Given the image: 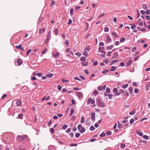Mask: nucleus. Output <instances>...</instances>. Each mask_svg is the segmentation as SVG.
Segmentation results:
<instances>
[{
  "label": "nucleus",
  "mask_w": 150,
  "mask_h": 150,
  "mask_svg": "<svg viewBox=\"0 0 150 150\" xmlns=\"http://www.w3.org/2000/svg\"><path fill=\"white\" fill-rule=\"evenodd\" d=\"M23 116V115L22 114H19L18 115V118L19 119H22V117Z\"/></svg>",
  "instance_id": "2f4dec72"
},
{
  "label": "nucleus",
  "mask_w": 150,
  "mask_h": 150,
  "mask_svg": "<svg viewBox=\"0 0 150 150\" xmlns=\"http://www.w3.org/2000/svg\"><path fill=\"white\" fill-rule=\"evenodd\" d=\"M85 122L84 118L83 116H82L81 118L80 122L81 123H83Z\"/></svg>",
  "instance_id": "aec40b11"
},
{
  "label": "nucleus",
  "mask_w": 150,
  "mask_h": 150,
  "mask_svg": "<svg viewBox=\"0 0 150 150\" xmlns=\"http://www.w3.org/2000/svg\"><path fill=\"white\" fill-rule=\"evenodd\" d=\"M106 87V85H104L103 86H99L98 88V89L99 91H101L105 89Z\"/></svg>",
  "instance_id": "423d86ee"
},
{
  "label": "nucleus",
  "mask_w": 150,
  "mask_h": 150,
  "mask_svg": "<svg viewBox=\"0 0 150 150\" xmlns=\"http://www.w3.org/2000/svg\"><path fill=\"white\" fill-rule=\"evenodd\" d=\"M70 13L71 15H72L74 14L73 13V8H71L70 10Z\"/></svg>",
  "instance_id": "09e8293b"
},
{
  "label": "nucleus",
  "mask_w": 150,
  "mask_h": 150,
  "mask_svg": "<svg viewBox=\"0 0 150 150\" xmlns=\"http://www.w3.org/2000/svg\"><path fill=\"white\" fill-rule=\"evenodd\" d=\"M104 31L105 32H107L109 31V28L107 27H105L104 28Z\"/></svg>",
  "instance_id": "49530a36"
},
{
  "label": "nucleus",
  "mask_w": 150,
  "mask_h": 150,
  "mask_svg": "<svg viewBox=\"0 0 150 150\" xmlns=\"http://www.w3.org/2000/svg\"><path fill=\"white\" fill-rule=\"evenodd\" d=\"M95 128L93 126H91L90 128V129L91 131H93L95 129Z\"/></svg>",
  "instance_id": "f704fd0d"
},
{
  "label": "nucleus",
  "mask_w": 150,
  "mask_h": 150,
  "mask_svg": "<svg viewBox=\"0 0 150 150\" xmlns=\"http://www.w3.org/2000/svg\"><path fill=\"white\" fill-rule=\"evenodd\" d=\"M111 39L109 35H107L106 36V41L108 42H109L111 41Z\"/></svg>",
  "instance_id": "9d476101"
},
{
  "label": "nucleus",
  "mask_w": 150,
  "mask_h": 150,
  "mask_svg": "<svg viewBox=\"0 0 150 150\" xmlns=\"http://www.w3.org/2000/svg\"><path fill=\"white\" fill-rule=\"evenodd\" d=\"M105 133L104 132H103L100 135L99 137H103L105 136Z\"/></svg>",
  "instance_id": "bb28decb"
},
{
  "label": "nucleus",
  "mask_w": 150,
  "mask_h": 150,
  "mask_svg": "<svg viewBox=\"0 0 150 150\" xmlns=\"http://www.w3.org/2000/svg\"><path fill=\"white\" fill-rule=\"evenodd\" d=\"M129 91L132 93L133 91V88L132 87H130L129 88Z\"/></svg>",
  "instance_id": "473e14b6"
},
{
  "label": "nucleus",
  "mask_w": 150,
  "mask_h": 150,
  "mask_svg": "<svg viewBox=\"0 0 150 150\" xmlns=\"http://www.w3.org/2000/svg\"><path fill=\"white\" fill-rule=\"evenodd\" d=\"M91 120L94 121L95 120V114L94 112H92L91 113Z\"/></svg>",
  "instance_id": "7ed1b4c3"
},
{
  "label": "nucleus",
  "mask_w": 150,
  "mask_h": 150,
  "mask_svg": "<svg viewBox=\"0 0 150 150\" xmlns=\"http://www.w3.org/2000/svg\"><path fill=\"white\" fill-rule=\"evenodd\" d=\"M53 76V74L52 73H50L47 74L46 75V76L48 78H51Z\"/></svg>",
  "instance_id": "4be33fe9"
},
{
  "label": "nucleus",
  "mask_w": 150,
  "mask_h": 150,
  "mask_svg": "<svg viewBox=\"0 0 150 150\" xmlns=\"http://www.w3.org/2000/svg\"><path fill=\"white\" fill-rule=\"evenodd\" d=\"M110 89L109 87H107L106 88V91L107 93H109Z\"/></svg>",
  "instance_id": "c03bdc74"
},
{
  "label": "nucleus",
  "mask_w": 150,
  "mask_h": 150,
  "mask_svg": "<svg viewBox=\"0 0 150 150\" xmlns=\"http://www.w3.org/2000/svg\"><path fill=\"white\" fill-rule=\"evenodd\" d=\"M136 27V25H133L132 26H131V28L132 29H135V28Z\"/></svg>",
  "instance_id": "13d9d810"
},
{
  "label": "nucleus",
  "mask_w": 150,
  "mask_h": 150,
  "mask_svg": "<svg viewBox=\"0 0 150 150\" xmlns=\"http://www.w3.org/2000/svg\"><path fill=\"white\" fill-rule=\"evenodd\" d=\"M85 50H86V51H90V47H89V46H88L87 47H86L85 48Z\"/></svg>",
  "instance_id": "a19ab883"
},
{
  "label": "nucleus",
  "mask_w": 150,
  "mask_h": 150,
  "mask_svg": "<svg viewBox=\"0 0 150 150\" xmlns=\"http://www.w3.org/2000/svg\"><path fill=\"white\" fill-rule=\"evenodd\" d=\"M47 37L48 38H50L51 37V32L50 31H49L47 35Z\"/></svg>",
  "instance_id": "864d4df0"
},
{
  "label": "nucleus",
  "mask_w": 150,
  "mask_h": 150,
  "mask_svg": "<svg viewBox=\"0 0 150 150\" xmlns=\"http://www.w3.org/2000/svg\"><path fill=\"white\" fill-rule=\"evenodd\" d=\"M104 47H99L98 48V51L100 52V53H102L104 51Z\"/></svg>",
  "instance_id": "1a4fd4ad"
},
{
  "label": "nucleus",
  "mask_w": 150,
  "mask_h": 150,
  "mask_svg": "<svg viewBox=\"0 0 150 150\" xmlns=\"http://www.w3.org/2000/svg\"><path fill=\"white\" fill-rule=\"evenodd\" d=\"M146 14H147V15H149V14L150 13V11L149 10H147L146 11Z\"/></svg>",
  "instance_id": "69168bd1"
},
{
  "label": "nucleus",
  "mask_w": 150,
  "mask_h": 150,
  "mask_svg": "<svg viewBox=\"0 0 150 150\" xmlns=\"http://www.w3.org/2000/svg\"><path fill=\"white\" fill-rule=\"evenodd\" d=\"M100 46H103L104 45V43L102 42H100L99 43Z\"/></svg>",
  "instance_id": "4d7b16f0"
},
{
  "label": "nucleus",
  "mask_w": 150,
  "mask_h": 150,
  "mask_svg": "<svg viewBox=\"0 0 150 150\" xmlns=\"http://www.w3.org/2000/svg\"><path fill=\"white\" fill-rule=\"evenodd\" d=\"M62 81L64 83H68L69 82V80H65L64 79L62 80Z\"/></svg>",
  "instance_id": "e433bc0d"
},
{
  "label": "nucleus",
  "mask_w": 150,
  "mask_h": 150,
  "mask_svg": "<svg viewBox=\"0 0 150 150\" xmlns=\"http://www.w3.org/2000/svg\"><path fill=\"white\" fill-rule=\"evenodd\" d=\"M132 60L131 59L129 60L126 63V65L127 66H129L132 63Z\"/></svg>",
  "instance_id": "6ab92c4d"
},
{
  "label": "nucleus",
  "mask_w": 150,
  "mask_h": 150,
  "mask_svg": "<svg viewBox=\"0 0 150 150\" xmlns=\"http://www.w3.org/2000/svg\"><path fill=\"white\" fill-rule=\"evenodd\" d=\"M119 92L120 94H123L124 93V91L122 89H120L119 90Z\"/></svg>",
  "instance_id": "8fccbe9b"
},
{
  "label": "nucleus",
  "mask_w": 150,
  "mask_h": 150,
  "mask_svg": "<svg viewBox=\"0 0 150 150\" xmlns=\"http://www.w3.org/2000/svg\"><path fill=\"white\" fill-rule=\"evenodd\" d=\"M50 38L48 37H47V38L45 40V42L47 43L49 42V40H50Z\"/></svg>",
  "instance_id": "774afa93"
},
{
  "label": "nucleus",
  "mask_w": 150,
  "mask_h": 150,
  "mask_svg": "<svg viewBox=\"0 0 150 150\" xmlns=\"http://www.w3.org/2000/svg\"><path fill=\"white\" fill-rule=\"evenodd\" d=\"M25 136H21L20 135H18L17 137V138L21 142L23 141L25 138Z\"/></svg>",
  "instance_id": "20e7f679"
},
{
  "label": "nucleus",
  "mask_w": 150,
  "mask_h": 150,
  "mask_svg": "<svg viewBox=\"0 0 150 150\" xmlns=\"http://www.w3.org/2000/svg\"><path fill=\"white\" fill-rule=\"evenodd\" d=\"M143 138L144 139L148 140L149 139V137L147 136L144 135L143 136Z\"/></svg>",
  "instance_id": "58836bf2"
},
{
  "label": "nucleus",
  "mask_w": 150,
  "mask_h": 150,
  "mask_svg": "<svg viewBox=\"0 0 150 150\" xmlns=\"http://www.w3.org/2000/svg\"><path fill=\"white\" fill-rule=\"evenodd\" d=\"M96 103L97 105L100 106L101 107H104L105 105L104 103L98 98L96 99Z\"/></svg>",
  "instance_id": "f257e3e1"
},
{
  "label": "nucleus",
  "mask_w": 150,
  "mask_h": 150,
  "mask_svg": "<svg viewBox=\"0 0 150 150\" xmlns=\"http://www.w3.org/2000/svg\"><path fill=\"white\" fill-rule=\"evenodd\" d=\"M128 86L127 84H125L122 86V88L124 89L127 88Z\"/></svg>",
  "instance_id": "4c0bfd02"
},
{
  "label": "nucleus",
  "mask_w": 150,
  "mask_h": 150,
  "mask_svg": "<svg viewBox=\"0 0 150 150\" xmlns=\"http://www.w3.org/2000/svg\"><path fill=\"white\" fill-rule=\"evenodd\" d=\"M137 133L141 136H142L143 135L142 133L139 131L137 132Z\"/></svg>",
  "instance_id": "7c9ffc66"
},
{
  "label": "nucleus",
  "mask_w": 150,
  "mask_h": 150,
  "mask_svg": "<svg viewBox=\"0 0 150 150\" xmlns=\"http://www.w3.org/2000/svg\"><path fill=\"white\" fill-rule=\"evenodd\" d=\"M83 54L86 57L88 56V53L86 51L84 52L83 53Z\"/></svg>",
  "instance_id": "72a5a7b5"
},
{
  "label": "nucleus",
  "mask_w": 150,
  "mask_h": 150,
  "mask_svg": "<svg viewBox=\"0 0 150 150\" xmlns=\"http://www.w3.org/2000/svg\"><path fill=\"white\" fill-rule=\"evenodd\" d=\"M80 134L79 133H76L75 135L76 137L77 138L79 137L80 136Z\"/></svg>",
  "instance_id": "3c124183"
},
{
  "label": "nucleus",
  "mask_w": 150,
  "mask_h": 150,
  "mask_svg": "<svg viewBox=\"0 0 150 150\" xmlns=\"http://www.w3.org/2000/svg\"><path fill=\"white\" fill-rule=\"evenodd\" d=\"M108 98L110 99H111L112 98V95L111 94H110L108 95Z\"/></svg>",
  "instance_id": "ea45409f"
},
{
  "label": "nucleus",
  "mask_w": 150,
  "mask_h": 150,
  "mask_svg": "<svg viewBox=\"0 0 150 150\" xmlns=\"http://www.w3.org/2000/svg\"><path fill=\"white\" fill-rule=\"evenodd\" d=\"M118 123V127L119 128L121 129L122 127L123 126L122 125V124L120 123L119 122H117Z\"/></svg>",
  "instance_id": "f8f14e48"
},
{
  "label": "nucleus",
  "mask_w": 150,
  "mask_h": 150,
  "mask_svg": "<svg viewBox=\"0 0 150 150\" xmlns=\"http://www.w3.org/2000/svg\"><path fill=\"white\" fill-rule=\"evenodd\" d=\"M111 132L110 131H108L106 132V134L107 135H110L111 134Z\"/></svg>",
  "instance_id": "a18cd8bd"
},
{
  "label": "nucleus",
  "mask_w": 150,
  "mask_h": 150,
  "mask_svg": "<svg viewBox=\"0 0 150 150\" xmlns=\"http://www.w3.org/2000/svg\"><path fill=\"white\" fill-rule=\"evenodd\" d=\"M47 51L46 48L42 52V53L43 54H45Z\"/></svg>",
  "instance_id": "338daca9"
},
{
  "label": "nucleus",
  "mask_w": 150,
  "mask_h": 150,
  "mask_svg": "<svg viewBox=\"0 0 150 150\" xmlns=\"http://www.w3.org/2000/svg\"><path fill=\"white\" fill-rule=\"evenodd\" d=\"M37 74V75L39 77H41L42 75V74L40 73H38Z\"/></svg>",
  "instance_id": "680f3d73"
},
{
  "label": "nucleus",
  "mask_w": 150,
  "mask_h": 150,
  "mask_svg": "<svg viewBox=\"0 0 150 150\" xmlns=\"http://www.w3.org/2000/svg\"><path fill=\"white\" fill-rule=\"evenodd\" d=\"M71 128H69L67 129L66 132L67 133H69L71 131Z\"/></svg>",
  "instance_id": "e2e57ef3"
},
{
  "label": "nucleus",
  "mask_w": 150,
  "mask_h": 150,
  "mask_svg": "<svg viewBox=\"0 0 150 150\" xmlns=\"http://www.w3.org/2000/svg\"><path fill=\"white\" fill-rule=\"evenodd\" d=\"M112 35L113 36H114V37H115V38H118V35L116 34V33H114V32H112Z\"/></svg>",
  "instance_id": "5701e85b"
},
{
  "label": "nucleus",
  "mask_w": 150,
  "mask_h": 150,
  "mask_svg": "<svg viewBox=\"0 0 150 150\" xmlns=\"http://www.w3.org/2000/svg\"><path fill=\"white\" fill-rule=\"evenodd\" d=\"M120 65L122 67H124L125 66V64L124 62H121L120 63Z\"/></svg>",
  "instance_id": "6e6d98bb"
},
{
  "label": "nucleus",
  "mask_w": 150,
  "mask_h": 150,
  "mask_svg": "<svg viewBox=\"0 0 150 150\" xmlns=\"http://www.w3.org/2000/svg\"><path fill=\"white\" fill-rule=\"evenodd\" d=\"M120 146L121 148H124L125 146V144H121Z\"/></svg>",
  "instance_id": "0e129e2a"
},
{
  "label": "nucleus",
  "mask_w": 150,
  "mask_h": 150,
  "mask_svg": "<svg viewBox=\"0 0 150 150\" xmlns=\"http://www.w3.org/2000/svg\"><path fill=\"white\" fill-rule=\"evenodd\" d=\"M82 127V126L81 125H79L77 127V128L78 130H79Z\"/></svg>",
  "instance_id": "052dcab7"
},
{
  "label": "nucleus",
  "mask_w": 150,
  "mask_h": 150,
  "mask_svg": "<svg viewBox=\"0 0 150 150\" xmlns=\"http://www.w3.org/2000/svg\"><path fill=\"white\" fill-rule=\"evenodd\" d=\"M113 48V45H110L109 46H107L106 49L107 50L112 49Z\"/></svg>",
  "instance_id": "9b49d317"
},
{
  "label": "nucleus",
  "mask_w": 150,
  "mask_h": 150,
  "mask_svg": "<svg viewBox=\"0 0 150 150\" xmlns=\"http://www.w3.org/2000/svg\"><path fill=\"white\" fill-rule=\"evenodd\" d=\"M74 108H71V109L70 112V113L69 114V116H71L72 115V114L74 113Z\"/></svg>",
  "instance_id": "4468645a"
},
{
  "label": "nucleus",
  "mask_w": 150,
  "mask_h": 150,
  "mask_svg": "<svg viewBox=\"0 0 150 150\" xmlns=\"http://www.w3.org/2000/svg\"><path fill=\"white\" fill-rule=\"evenodd\" d=\"M76 95L79 98H81L83 96V94L81 92H77L76 93Z\"/></svg>",
  "instance_id": "39448f33"
},
{
  "label": "nucleus",
  "mask_w": 150,
  "mask_h": 150,
  "mask_svg": "<svg viewBox=\"0 0 150 150\" xmlns=\"http://www.w3.org/2000/svg\"><path fill=\"white\" fill-rule=\"evenodd\" d=\"M45 28H43V29H41L39 30V33L41 34L43 33L45 31Z\"/></svg>",
  "instance_id": "ddd939ff"
},
{
  "label": "nucleus",
  "mask_w": 150,
  "mask_h": 150,
  "mask_svg": "<svg viewBox=\"0 0 150 150\" xmlns=\"http://www.w3.org/2000/svg\"><path fill=\"white\" fill-rule=\"evenodd\" d=\"M89 100H90V103L91 104H93L95 103L94 100L91 98H89Z\"/></svg>",
  "instance_id": "b1692460"
},
{
  "label": "nucleus",
  "mask_w": 150,
  "mask_h": 150,
  "mask_svg": "<svg viewBox=\"0 0 150 150\" xmlns=\"http://www.w3.org/2000/svg\"><path fill=\"white\" fill-rule=\"evenodd\" d=\"M134 122V119L133 118L131 119L130 121V123L131 124H132V123H133Z\"/></svg>",
  "instance_id": "603ef678"
},
{
  "label": "nucleus",
  "mask_w": 150,
  "mask_h": 150,
  "mask_svg": "<svg viewBox=\"0 0 150 150\" xmlns=\"http://www.w3.org/2000/svg\"><path fill=\"white\" fill-rule=\"evenodd\" d=\"M98 62L97 61H95L93 63V65L94 66H96L97 65Z\"/></svg>",
  "instance_id": "bf43d9fd"
},
{
  "label": "nucleus",
  "mask_w": 150,
  "mask_h": 150,
  "mask_svg": "<svg viewBox=\"0 0 150 150\" xmlns=\"http://www.w3.org/2000/svg\"><path fill=\"white\" fill-rule=\"evenodd\" d=\"M68 127L67 125H64L62 127V129H65Z\"/></svg>",
  "instance_id": "37998d69"
},
{
  "label": "nucleus",
  "mask_w": 150,
  "mask_h": 150,
  "mask_svg": "<svg viewBox=\"0 0 150 150\" xmlns=\"http://www.w3.org/2000/svg\"><path fill=\"white\" fill-rule=\"evenodd\" d=\"M115 69H116L115 67L114 66H112L111 67L110 71H113L115 70Z\"/></svg>",
  "instance_id": "cd10ccee"
},
{
  "label": "nucleus",
  "mask_w": 150,
  "mask_h": 150,
  "mask_svg": "<svg viewBox=\"0 0 150 150\" xmlns=\"http://www.w3.org/2000/svg\"><path fill=\"white\" fill-rule=\"evenodd\" d=\"M135 112L136 110L135 109H134L132 111L129 112V115H132L135 113Z\"/></svg>",
  "instance_id": "a211bd4d"
},
{
  "label": "nucleus",
  "mask_w": 150,
  "mask_h": 150,
  "mask_svg": "<svg viewBox=\"0 0 150 150\" xmlns=\"http://www.w3.org/2000/svg\"><path fill=\"white\" fill-rule=\"evenodd\" d=\"M103 62L106 64H108L109 62V60L108 59H105L104 60Z\"/></svg>",
  "instance_id": "c756f323"
},
{
  "label": "nucleus",
  "mask_w": 150,
  "mask_h": 150,
  "mask_svg": "<svg viewBox=\"0 0 150 150\" xmlns=\"http://www.w3.org/2000/svg\"><path fill=\"white\" fill-rule=\"evenodd\" d=\"M59 53L58 52H57L54 54H53V57L54 58H57L59 56Z\"/></svg>",
  "instance_id": "f3484780"
},
{
  "label": "nucleus",
  "mask_w": 150,
  "mask_h": 150,
  "mask_svg": "<svg viewBox=\"0 0 150 150\" xmlns=\"http://www.w3.org/2000/svg\"><path fill=\"white\" fill-rule=\"evenodd\" d=\"M108 72V70L105 69L104 71H102V73L103 74H105L106 73H107Z\"/></svg>",
  "instance_id": "79ce46f5"
},
{
  "label": "nucleus",
  "mask_w": 150,
  "mask_h": 150,
  "mask_svg": "<svg viewBox=\"0 0 150 150\" xmlns=\"http://www.w3.org/2000/svg\"><path fill=\"white\" fill-rule=\"evenodd\" d=\"M17 62L18 65H21L23 63V61L21 59H18L17 60Z\"/></svg>",
  "instance_id": "0eeeda50"
},
{
  "label": "nucleus",
  "mask_w": 150,
  "mask_h": 150,
  "mask_svg": "<svg viewBox=\"0 0 150 150\" xmlns=\"http://www.w3.org/2000/svg\"><path fill=\"white\" fill-rule=\"evenodd\" d=\"M150 86V81L146 85V89L147 90H149V88Z\"/></svg>",
  "instance_id": "dca6fc26"
},
{
  "label": "nucleus",
  "mask_w": 150,
  "mask_h": 150,
  "mask_svg": "<svg viewBox=\"0 0 150 150\" xmlns=\"http://www.w3.org/2000/svg\"><path fill=\"white\" fill-rule=\"evenodd\" d=\"M13 103H15L16 105V106H19L21 104V100L19 99L15 100L13 101Z\"/></svg>",
  "instance_id": "f03ea898"
},
{
  "label": "nucleus",
  "mask_w": 150,
  "mask_h": 150,
  "mask_svg": "<svg viewBox=\"0 0 150 150\" xmlns=\"http://www.w3.org/2000/svg\"><path fill=\"white\" fill-rule=\"evenodd\" d=\"M86 59V58L84 57H82L80 58V60L81 61H84Z\"/></svg>",
  "instance_id": "c9c22d12"
},
{
  "label": "nucleus",
  "mask_w": 150,
  "mask_h": 150,
  "mask_svg": "<svg viewBox=\"0 0 150 150\" xmlns=\"http://www.w3.org/2000/svg\"><path fill=\"white\" fill-rule=\"evenodd\" d=\"M88 64V62H83L81 63V65L83 66H86Z\"/></svg>",
  "instance_id": "412c9836"
},
{
  "label": "nucleus",
  "mask_w": 150,
  "mask_h": 150,
  "mask_svg": "<svg viewBox=\"0 0 150 150\" xmlns=\"http://www.w3.org/2000/svg\"><path fill=\"white\" fill-rule=\"evenodd\" d=\"M98 93V91L97 90H95L94 91L93 94L94 95L96 96Z\"/></svg>",
  "instance_id": "a878e982"
},
{
  "label": "nucleus",
  "mask_w": 150,
  "mask_h": 150,
  "mask_svg": "<svg viewBox=\"0 0 150 150\" xmlns=\"http://www.w3.org/2000/svg\"><path fill=\"white\" fill-rule=\"evenodd\" d=\"M142 7L144 10H146L147 8V5L146 4H143L142 5Z\"/></svg>",
  "instance_id": "393cba45"
},
{
  "label": "nucleus",
  "mask_w": 150,
  "mask_h": 150,
  "mask_svg": "<svg viewBox=\"0 0 150 150\" xmlns=\"http://www.w3.org/2000/svg\"><path fill=\"white\" fill-rule=\"evenodd\" d=\"M85 128L84 127H82L79 132L81 133H83L85 131Z\"/></svg>",
  "instance_id": "2eb2a0df"
},
{
  "label": "nucleus",
  "mask_w": 150,
  "mask_h": 150,
  "mask_svg": "<svg viewBox=\"0 0 150 150\" xmlns=\"http://www.w3.org/2000/svg\"><path fill=\"white\" fill-rule=\"evenodd\" d=\"M75 54L79 56H80L81 55V54L79 52H77L75 53Z\"/></svg>",
  "instance_id": "5fc2aeb1"
},
{
  "label": "nucleus",
  "mask_w": 150,
  "mask_h": 150,
  "mask_svg": "<svg viewBox=\"0 0 150 150\" xmlns=\"http://www.w3.org/2000/svg\"><path fill=\"white\" fill-rule=\"evenodd\" d=\"M16 47L17 49H20L21 50H24V48H23L21 47V45H16Z\"/></svg>",
  "instance_id": "6e6552de"
},
{
  "label": "nucleus",
  "mask_w": 150,
  "mask_h": 150,
  "mask_svg": "<svg viewBox=\"0 0 150 150\" xmlns=\"http://www.w3.org/2000/svg\"><path fill=\"white\" fill-rule=\"evenodd\" d=\"M72 23V21L71 19H69L68 24L70 25Z\"/></svg>",
  "instance_id": "de8ad7c7"
},
{
  "label": "nucleus",
  "mask_w": 150,
  "mask_h": 150,
  "mask_svg": "<svg viewBox=\"0 0 150 150\" xmlns=\"http://www.w3.org/2000/svg\"><path fill=\"white\" fill-rule=\"evenodd\" d=\"M125 39L124 38H122L120 39V42H122L125 41Z\"/></svg>",
  "instance_id": "c85d7f7f"
}]
</instances>
